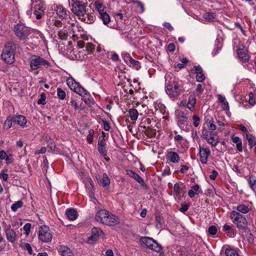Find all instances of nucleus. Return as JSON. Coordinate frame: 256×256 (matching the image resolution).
<instances>
[{
    "instance_id": "37",
    "label": "nucleus",
    "mask_w": 256,
    "mask_h": 256,
    "mask_svg": "<svg viewBox=\"0 0 256 256\" xmlns=\"http://www.w3.org/2000/svg\"><path fill=\"white\" fill-rule=\"evenodd\" d=\"M236 210L240 212L242 214H246L249 212V208L248 206L244 204H240L238 206Z\"/></svg>"
},
{
    "instance_id": "42",
    "label": "nucleus",
    "mask_w": 256,
    "mask_h": 256,
    "mask_svg": "<svg viewBox=\"0 0 256 256\" xmlns=\"http://www.w3.org/2000/svg\"><path fill=\"white\" fill-rule=\"evenodd\" d=\"M226 256H239L236 250L233 248H226L225 251Z\"/></svg>"
},
{
    "instance_id": "18",
    "label": "nucleus",
    "mask_w": 256,
    "mask_h": 256,
    "mask_svg": "<svg viewBox=\"0 0 256 256\" xmlns=\"http://www.w3.org/2000/svg\"><path fill=\"white\" fill-rule=\"evenodd\" d=\"M59 251L62 256H73L72 251L67 246H60L59 248Z\"/></svg>"
},
{
    "instance_id": "23",
    "label": "nucleus",
    "mask_w": 256,
    "mask_h": 256,
    "mask_svg": "<svg viewBox=\"0 0 256 256\" xmlns=\"http://www.w3.org/2000/svg\"><path fill=\"white\" fill-rule=\"evenodd\" d=\"M196 104V98L194 95H190L188 97V100L187 104V108L191 111L194 110V106Z\"/></svg>"
},
{
    "instance_id": "61",
    "label": "nucleus",
    "mask_w": 256,
    "mask_h": 256,
    "mask_svg": "<svg viewBox=\"0 0 256 256\" xmlns=\"http://www.w3.org/2000/svg\"><path fill=\"white\" fill-rule=\"evenodd\" d=\"M46 151V147L44 146L42 147L40 150H38L36 151L35 154H44Z\"/></svg>"
},
{
    "instance_id": "34",
    "label": "nucleus",
    "mask_w": 256,
    "mask_h": 256,
    "mask_svg": "<svg viewBox=\"0 0 256 256\" xmlns=\"http://www.w3.org/2000/svg\"><path fill=\"white\" fill-rule=\"evenodd\" d=\"M128 64H129L131 67L135 68L136 70H138L141 68L140 62L132 58Z\"/></svg>"
},
{
    "instance_id": "48",
    "label": "nucleus",
    "mask_w": 256,
    "mask_h": 256,
    "mask_svg": "<svg viewBox=\"0 0 256 256\" xmlns=\"http://www.w3.org/2000/svg\"><path fill=\"white\" fill-rule=\"evenodd\" d=\"M32 224L30 223H26L24 226V230L25 232V234L26 236H28L30 234Z\"/></svg>"
},
{
    "instance_id": "15",
    "label": "nucleus",
    "mask_w": 256,
    "mask_h": 256,
    "mask_svg": "<svg viewBox=\"0 0 256 256\" xmlns=\"http://www.w3.org/2000/svg\"><path fill=\"white\" fill-rule=\"evenodd\" d=\"M166 156L169 161L172 163H178L180 160V156L174 152H168L166 154Z\"/></svg>"
},
{
    "instance_id": "20",
    "label": "nucleus",
    "mask_w": 256,
    "mask_h": 256,
    "mask_svg": "<svg viewBox=\"0 0 256 256\" xmlns=\"http://www.w3.org/2000/svg\"><path fill=\"white\" fill-rule=\"evenodd\" d=\"M66 214L68 219L71 220H75L78 217L77 212L73 208L66 210Z\"/></svg>"
},
{
    "instance_id": "16",
    "label": "nucleus",
    "mask_w": 256,
    "mask_h": 256,
    "mask_svg": "<svg viewBox=\"0 0 256 256\" xmlns=\"http://www.w3.org/2000/svg\"><path fill=\"white\" fill-rule=\"evenodd\" d=\"M14 122L20 126L24 127L27 122V120L25 116L22 115H18L13 116Z\"/></svg>"
},
{
    "instance_id": "54",
    "label": "nucleus",
    "mask_w": 256,
    "mask_h": 256,
    "mask_svg": "<svg viewBox=\"0 0 256 256\" xmlns=\"http://www.w3.org/2000/svg\"><path fill=\"white\" fill-rule=\"evenodd\" d=\"M204 86L202 84H198L197 85L196 91L198 94H202L204 91Z\"/></svg>"
},
{
    "instance_id": "11",
    "label": "nucleus",
    "mask_w": 256,
    "mask_h": 256,
    "mask_svg": "<svg viewBox=\"0 0 256 256\" xmlns=\"http://www.w3.org/2000/svg\"><path fill=\"white\" fill-rule=\"evenodd\" d=\"M104 234L102 230L98 228H94L92 230V235L88 238V242L90 244L96 242L101 235Z\"/></svg>"
},
{
    "instance_id": "59",
    "label": "nucleus",
    "mask_w": 256,
    "mask_h": 256,
    "mask_svg": "<svg viewBox=\"0 0 256 256\" xmlns=\"http://www.w3.org/2000/svg\"><path fill=\"white\" fill-rule=\"evenodd\" d=\"M48 146L52 152L55 151V150L56 148V145L54 142H50L48 144Z\"/></svg>"
},
{
    "instance_id": "33",
    "label": "nucleus",
    "mask_w": 256,
    "mask_h": 256,
    "mask_svg": "<svg viewBox=\"0 0 256 256\" xmlns=\"http://www.w3.org/2000/svg\"><path fill=\"white\" fill-rule=\"evenodd\" d=\"M222 230L228 236H232L234 234V230L232 227L227 224H225L222 228Z\"/></svg>"
},
{
    "instance_id": "5",
    "label": "nucleus",
    "mask_w": 256,
    "mask_h": 256,
    "mask_svg": "<svg viewBox=\"0 0 256 256\" xmlns=\"http://www.w3.org/2000/svg\"><path fill=\"white\" fill-rule=\"evenodd\" d=\"M14 32L17 37L22 40L28 39L32 30L23 24H18L14 26Z\"/></svg>"
},
{
    "instance_id": "13",
    "label": "nucleus",
    "mask_w": 256,
    "mask_h": 256,
    "mask_svg": "<svg viewBox=\"0 0 256 256\" xmlns=\"http://www.w3.org/2000/svg\"><path fill=\"white\" fill-rule=\"evenodd\" d=\"M4 232L6 239L9 242L14 243L17 240L16 232L13 229H12L10 228H5Z\"/></svg>"
},
{
    "instance_id": "17",
    "label": "nucleus",
    "mask_w": 256,
    "mask_h": 256,
    "mask_svg": "<svg viewBox=\"0 0 256 256\" xmlns=\"http://www.w3.org/2000/svg\"><path fill=\"white\" fill-rule=\"evenodd\" d=\"M126 174L130 177L134 178L139 184H144V181L143 179L138 174L136 173L133 172L132 170H127Z\"/></svg>"
},
{
    "instance_id": "1",
    "label": "nucleus",
    "mask_w": 256,
    "mask_h": 256,
    "mask_svg": "<svg viewBox=\"0 0 256 256\" xmlns=\"http://www.w3.org/2000/svg\"><path fill=\"white\" fill-rule=\"evenodd\" d=\"M165 90L170 98H175L184 92L183 86L180 84L172 74L165 76Z\"/></svg>"
},
{
    "instance_id": "51",
    "label": "nucleus",
    "mask_w": 256,
    "mask_h": 256,
    "mask_svg": "<svg viewBox=\"0 0 256 256\" xmlns=\"http://www.w3.org/2000/svg\"><path fill=\"white\" fill-rule=\"evenodd\" d=\"M206 78V77L204 74H202V72L197 74L196 76V80L198 82H202L204 81Z\"/></svg>"
},
{
    "instance_id": "63",
    "label": "nucleus",
    "mask_w": 256,
    "mask_h": 256,
    "mask_svg": "<svg viewBox=\"0 0 256 256\" xmlns=\"http://www.w3.org/2000/svg\"><path fill=\"white\" fill-rule=\"evenodd\" d=\"M189 167L186 165H182L180 172L181 174H184L186 171L188 170Z\"/></svg>"
},
{
    "instance_id": "9",
    "label": "nucleus",
    "mask_w": 256,
    "mask_h": 256,
    "mask_svg": "<svg viewBox=\"0 0 256 256\" xmlns=\"http://www.w3.org/2000/svg\"><path fill=\"white\" fill-rule=\"evenodd\" d=\"M66 82L69 88L72 90H74L76 94L81 96H84L86 94V90L82 87L79 84L77 83L75 81L74 82L72 79L68 80Z\"/></svg>"
},
{
    "instance_id": "27",
    "label": "nucleus",
    "mask_w": 256,
    "mask_h": 256,
    "mask_svg": "<svg viewBox=\"0 0 256 256\" xmlns=\"http://www.w3.org/2000/svg\"><path fill=\"white\" fill-rule=\"evenodd\" d=\"M12 122H14L13 116H9L8 117L4 124V129L6 130L10 129L12 126Z\"/></svg>"
},
{
    "instance_id": "53",
    "label": "nucleus",
    "mask_w": 256,
    "mask_h": 256,
    "mask_svg": "<svg viewBox=\"0 0 256 256\" xmlns=\"http://www.w3.org/2000/svg\"><path fill=\"white\" fill-rule=\"evenodd\" d=\"M37 103L38 104L44 105L46 104V96L44 94H42L40 95V98L38 100Z\"/></svg>"
},
{
    "instance_id": "60",
    "label": "nucleus",
    "mask_w": 256,
    "mask_h": 256,
    "mask_svg": "<svg viewBox=\"0 0 256 256\" xmlns=\"http://www.w3.org/2000/svg\"><path fill=\"white\" fill-rule=\"evenodd\" d=\"M26 248L28 250L29 254H32V249L30 244L28 243H26L24 244Z\"/></svg>"
},
{
    "instance_id": "7",
    "label": "nucleus",
    "mask_w": 256,
    "mask_h": 256,
    "mask_svg": "<svg viewBox=\"0 0 256 256\" xmlns=\"http://www.w3.org/2000/svg\"><path fill=\"white\" fill-rule=\"evenodd\" d=\"M86 3L84 4L79 0L74 1L72 4V12L80 19L82 16L86 14Z\"/></svg>"
},
{
    "instance_id": "56",
    "label": "nucleus",
    "mask_w": 256,
    "mask_h": 256,
    "mask_svg": "<svg viewBox=\"0 0 256 256\" xmlns=\"http://www.w3.org/2000/svg\"><path fill=\"white\" fill-rule=\"evenodd\" d=\"M170 174V169L168 167L165 168L162 172V176H168Z\"/></svg>"
},
{
    "instance_id": "21",
    "label": "nucleus",
    "mask_w": 256,
    "mask_h": 256,
    "mask_svg": "<svg viewBox=\"0 0 256 256\" xmlns=\"http://www.w3.org/2000/svg\"><path fill=\"white\" fill-rule=\"evenodd\" d=\"M232 142L236 144V150L238 152H242V141L240 138L237 136H232Z\"/></svg>"
},
{
    "instance_id": "24",
    "label": "nucleus",
    "mask_w": 256,
    "mask_h": 256,
    "mask_svg": "<svg viewBox=\"0 0 256 256\" xmlns=\"http://www.w3.org/2000/svg\"><path fill=\"white\" fill-rule=\"evenodd\" d=\"M238 54L240 60L244 62H247L249 60L248 54L244 52V50L240 49L238 51Z\"/></svg>"
},
{
    "instance_id": "8",
    "label": "nucleus",
    "mask_w": 256,
    "mask_h": 256,
    "mask_svg": "<svg viewBox=\"0 0 256 256\" xmlns=\"http://www.w3.org/2000/svg\"><path fill=\"white\" fill-rule=\"evenodd\" d=\"M38 236L40 240L42 242H49L52 238L50 228L46 226H42L40 228Z\"/></svg>"
},
{
    "instance_id": "12",
    "label": "nucleus",
    "mask_w": 256,
    "mask_h": 256,
    "mask_svg": "<svg viewBox=\"0 0 256 256\" xmlns=\"http://www.w3.org/2000/svg\"><path fill=\"white\" fill-rule=\"evenodd\" d=\"M106 220L108 222L104 223V224L110 226H116L120 222L118 216L111 214L108 211Z\"/></svg>"
},
{
    "instance_id": "41",
    "label": "nucleus",
    "mask_w": 256,
    "mask_h": 256,
    "mask_svg": "<svg viewBox=\"0 0 256 256\" xmlns=\"http://www.w3.org/2000/svg\"><path fill=\"white\" fill-rule=\"evenodd\" d=\"M58 97L60 100H64L66 96V94L61 88H58L56 89Z\"/></svg>"
},
{
    "instance_id": "58",
    "label": "nucleus",
    "mask_w": 256,
    "mask_h": 256,
    "mask_svg": "<svg viewBox=\"0 0 256 256\" xmlns=\"http://www.w3.org/2000/svg\"><path fill=\"white\" fill-rule=\"evenodd\" d=\"M104 138L100 137L98 140V146H106V143L104 142Z\"/></svg>"
},
{
    "instance_id": "26",
    "label": "nucleus",
    "mask_w": 256,
    "mask_h": 256,
    "mask_svg": "<svg viewBox=\"0 0 256 256\" xmlns=\"http://www.w3.org/2000/svg\"><path fill=\"white\" fill-rule=\"evenodd\" d=\"M217 98L218 100L222 104L223 107L222 108L224 110H229V106L228 103L226 102V98L222 96L221 94H218Z\"/></svg>"
},
{
    "instance_id": "44",
    "label": "nucleus",
    "mask_w": 256,
    "mask_h": 256,
    "mask_svg": "<svg viewBox=\"0 0 256 256\" xmlns=\"http://www.w3.org/2000/svg\"><path fill=\"white\" fill-rule=\"evenodd\" d=\"M122 56L124 60L128 64L130 60H132V58L130 56V54L127 52H122Z\"/></svg>"
},
{
    "instance_id": "6",
    "label": "nucleus",
    "mask_w": 256,
    "mask_h": 256,
    "mask_svg": "<svg viewBox=\"0 0 256 256\" xmlns=\"http://www.w3.org/2000/svg\"><path fill=\"white\" fill-rule=\"evenodd\" d=\"M140 242L143 246L156 252H159L162 250V248L160 244L155 240L149 237H142L140 238Z\"/></svg>"
},
{
    "instance_id": "39",
    "label": "nucleus",
    "mask_w": 256,
    "mask_h": 256,
    "mask_svg": "<svg viewBox=\"0 0 256 256\" xmlns=\"http://www.w3.org/2000/svg\"><path fill=\"white\" fill-rule=\"evenodd\" d=\"M248 180L250 188L253 190H254V189L256 188V178L252 175L250 176Z\"/></svg>"
},
{
    "instance_id": "19",
    "label": "nucleus",
    "mask_w": 256,
    "mask_h": 256,
    "mask_svg": "<svg viewBox=\"0 0 256 256\" xmlns=\"http://www.w3.org/2000/svg\"><path fill=\"white\" fill-rule=\"evenodd\" d=\"M56 11L59 18H62V19L66 18L67 15L66 10L62 6H56Z\"/></svg>"
},
{
    "instance_id": "49",
    "label": "nucleus",
    "mask_w": 256,
    "mask_h": 256,
    "mask_svg": "<svg viewBox=\"0 0 256 256\" xmlns=\"http://www.w3.org/2000/svg\"><path fill=\"white\" fill-rule=\"evenodd\" d=\"M189 207H190L189 204H186L182 203L181 204V208H180V210L182 212L184 213L188 210Z\"/></svg>"
},
{
    "instance_id": "14",
    "label": "nucleus",
    "mask_w": 256,
    "mask_h": 256,
    "mask_svg": "<svg viewBox=\"0 0 256 256\" xmlns=\"http://www.w3.org/2000/svg\"><path fill=\"white\" fill-rule=\"evenodd\" d=\"M108 214V211L106 210H101L98 211L95 216V220L103 224L104 223H107L108 222L106 220V215Z\"/></svg>"
},
{
    "instance_id": "62",
    "label": "nucleus",
    "mask_w": 256,
    "mask_h": 256,
    "mask_svg": "<svg viewBox=\"0 0 256 256\" xmlns=\"http://www.w3.org/2000/svg\"><path fill=\"white\" fill-rule=\"evenodd\" d=\"M218 172L216 170H212L211 174L210 176V178L212 180H214L218 176Z\"/></svg>"
},
{
    "instance_id": "31",
    "label": "nucleus",
    "mask_w": 256,
    "mask_h": 256,
    "mask_svg": "<svg viewBox=\"0 0 256 256\" xmlns=\"http://www.w3.org/2000/svg\"><path fill=\"white\" fill-rule=\"evenodd\" d=\"M94 8L100 14L102 12H106L104 6L99 1H96L94 2Z\"/></svg>"
},
{
    "instance_id": "64",
    "label": "nucleus",
    "mask_w": 256,
    "mask_h": 256,
    "mask_svg": "<svg viewBox=\"0 0 256 256\" xmlns=\"http://www.w3.org/2000/svg\"><path fill=\"white\" fill-rule=\"evenodd\" d=\"M168 50L170 52H173L175 50V45L173 43H170L168 46Z\"/></svg>"
},
{
    "instance_id": "46",
    "label": "nucleus",
    "mask_w": 256,
    "mask_h": 256,
    "mask_svg": "<svg viewBox=\"0 0 256 256\" xmlns=\"http://www.w3.org/2000/svg\"><path fill=\"white\" fill-rule=\"evenodd\" d=\"M184 186L182 183H176L174 184V192H178L179 191H182Z\"/></svg>"
},
{
    "instance_id": "43",
    "label": "nucleus",
    "mask_w": 256,
    "mask_h": 256,
    "mask_svg": "<svg viewBox=\"0 0 256 256\" xmlns=\"http://www.w3.org/2000/svg\"><path fill=\"white\" fill-rule=\"evenodd\" d=\"M94 134V131L92 129H90L88 130V134L86 137V140L89 144H92L93 142V136Z\"/></svg>"
},
{
    "instance_id": "2",
    "label": "nucleus",
    "mask_w": 256,
    "mask_h": 256,
    "mask_svg": "<svg viewBox=\"0 0 256 256\" xmlns=\"http://www.w3.org/2000/svg\"><path fill=\"white\" fill-rule=\"evenodd\" d=\"M15 44L13 42H8L2 54V59L7 64H12L14 60Z\"/></svg>"
},
{
    "instance_id": "25",
    "label": "nucleus",
    "mask_w": 256,
    "mask_h": 256,
    "mask_svg": "<svg viewBox=\"0 0 256 256\" xmlns=\"http://www.w3.org/2000/svg\"><path fill=\"white\" fill-rule=\"evenodd\" d=\"M85 185L86 188V190L88 192H92L94 190V183L92 179L87 176L86 178Z\"/></svg>"
},
{
    "instance_id": "52",
    "label": "nucleus",
    "mask_w": 256,
    "mask_h": 256,
    "mask_svg": "<svg viewBox=\"0 0 256 256\" xmlns=\"http://www.w3.org/2000/svg\"><path fill=\"white\" fill-rule=\"evenodd\" d=\"M192 72L194 74H199L202 72V69L200 66H195L192 70Z\"/></svg>"
},
{
    "instance_id": "3",
    "label": "nucleus",
    "mask_w": 256,
    "mask_h": 256,
    "mask_svg": "<svg viewBox=\"0 0 256 256\" xmlns=\"http://www.w3.org/2000/svg\"><path fill=\"white\" fill-rule=\"evenodd\" d=\"M230 218L239 230H246L248 227V221L246 218L238 212L232 211L230 214Z\"/></svg>"
},
{
    "instance_id": "22",
    "label": "nucleus",
    "mask_w": 256,
    "mask_h": 256,
    "mask_svg": "<svg viewBox=\"0 0 256 256\" xmlns=\"http://www.w3.org/2000/svg\"><path fill=\"white\" fill-rule=\"evenodd\" d=\"M80 19L87 24H92L94 22L95 16L93 14H86Z\"/></svg>"
},
{
    "instance_id": "35",
    "label": "nucleus",
    "mask_w": 256,
    "mask_h": 256,
    "mask_svg": "<svg viewBox=\"0 0 256 256\" xmlns=\"http://www.w3.org/2000/svg\"><path fill=\"white\" fill-rule=\"evenodd\" d=\"M216 15L212 12H206L204 14V18L208 22H212L216 18Z\"/></svg>"
},
{
    "instance_id": "36",
    "label": "nucleus",
    "mask_w": 256,
    "mask_h": 256,
    "mask_svg": "<svg viewBox=\"0 0 256 256\" xmlns=\"http://www.w3.org/2000/svg\"><path fill=\"white\" fill-rule=\"evenodd\" d=\"M58 38L62 40H66L68 36V32L66 30H62L58 32Z\"/></svg>"
},
{
    "instance_id": "47",
    "label": "nucleus",
    "mask_w": 256,
    "mask_h": 256,
    "mask_svg": "<svg viewBox=\"0 0 256 256\" xmlns=\"http://www.w3.org/2000/svg\"><path fill=\"white\" fill-rule=\"evenodd\" d=\"M217 232V228L214 226H211L208 228V232L212 236H214L216 234Z\"/></svg>"
},
{
    "instance_id": "55",
    "label": "nucleus",
    "mask_w": 256,
    "mask_h": 256,
    "mask_svg": "<svg viewBox=\"0 0 256 256\" xmlns=\"http://www.w3.org/2000/svg\"><path fill=\"white\" fill-rule=\"evenodd\" d=\"M86 51H88V52H92L93 50H94V48L92 44L87 43L86 46Z\"/></svg>"
},
{
    "instance_id": "40",
    "label": "nucleus",
    "mask_w": 256,
    "mask_h": 256,
    "mask_svg": "<svg viewBox=\"0 0 256 256\" xmlns=\"http://www.w3.org/2000/svg\"><path fill=\"white\" fill-rule=\"evenodd\" d=\"M207 142L211 144L213 146H216L218 142V140H216L214 138V136L212 134H210V137H208V139L206 140Z\"/></svg>"
},
{
    "instance_id": "50",
    "label": "nucleus",
    "mask_w": 256,
    "mask_h": 256,
    "mask_svg": "<svg viewBox=\"0 0 256 256\" xmlns=\"http://www.w3.org/2000/svg\"><path fill=\"white\" fill-rule=\"evenodd\" d=\"M192 120H194L193 124L195 127H198L199 126L200 122V118L194 115L192 116Z\"/></svg>"
},
{
    "instance_id": "45",
    "label": "nucleus",
    "mask_w": 256,
    "mask_h": 256,
    "mask_svg": "<svg viewBox=\"0 0 256 256\" xmlns=\"http://www.w3.org/2000/svg\"><path fill=\"white\" fill-rule=\"evenodd\" d=\"M99 153L103 156H107V150L106 146H98Z\"/></svg>"
},
{
    "instance_id": "29",
    "label": "nucleus",
    "mask_w": 256,
    "mask_h": 256,
    "mask_svg": "<svg viewBox=\"0 0 256 256\" xmlns=\"http://www.w3.org/2000/svg\"><path fill=\"white\" fill-rule=\"evenodd\" d=\"M128 113L131 120L135 121L138 119V113L135 108H130L128 110Z\"/></svg>"
},
{
    "instance_id": "57",
    "label": "nucleus",
    "mask_w": 256,
    "mask_h": 256,
    "mask_svg": "<svg viewBox=\"0 0 256 256\" xmlns=\"http://www.w3.org/2000/svg\"><path fill=\"white\" fill-rule=\"evenodd\" d=\"M102 122L104 125V130L106 131H108L110 129L109 123L106 120H102Z\"/></svg>"
},
{
    "instance_id": "38",
    "label": "nucleus",
    "mask_w": 256,
    "mask_h": 256,
    "mask_svg": "<svg viewBox=\"0 0 256 256\" xmlns=\"http://www.w3.org/2000/svg\"><path fill=\"white\" fill-rule=\"evenodd\" d=\"M23 206V202L22 200H18L15 203L13 204L11 206V210L12 211L15 212L18 208H22Z\"/></svg>"
},
{
    "instance_id": "30",
    "label": "nucleus",
    "mask_w": 256,
    "mask_h": 256,
    "mask_svg": "<svg viewBox=\"0 0 256 256\" xmlns=\"http://www.w3.org/2000/svg\"><path fill=\"white\" fill-rule=\"evenodd\" d=\"M100 18L102 20L103 24L107 25L110 22V16L106 12L100 14Z\"/></svg>"
},
{
    "instance_id": "10",
    "label": "nucleus",
    "mask_w": 256,
    "mask_h": 256,
    "mask_svg": "<svg viewBox=\"0 0 256 256\" xmlns=\"http://www.w3.org/2000/svg\"><path fill=\"white\" fill-rule=\"evenodd\" d=\"M198 148L200 161L202 164H206L208 162V157L210 154V150L209 148H204L200 144Z\"/></svg>"
},
{
    "instance_id": "4",
    "label": "nucleus",
    "mask_w": 256,
    "mask_h": 256,
    "mask_svg": "<svg viewBox=\"0 0 256 256\" xmlns=\"http://www.w3.org/2000/svg\"><path fill=\"white\" fill-rule=\"evenodd\" d=\"M50 66V62L43 58L38 56H33L30 61V67L32 70H36L42 67L47 68Z\"/></svg>"
},
{
    "instance_id": "28",
    "label": "nucleus",
    "mask_w": 256,
    "mask_h": 256,
    "mask_svg": "<svg viewBox=\"0 0 256 256\" xmlns=\"http://www.w3.org/2000/svg\"><path fill=\"white\" fill-rule=\"evenodd\" d=\"M98 182L102 186H106L110 184V180L107 174L104 173L102 174V178L100 179Z\"/></svg>"
},
{
    "instance_id": "32",
    "label": "nucleus",
    "mask_w": 256,
    "mask_h": 256,
    "mask_svg": "<svg viewBox=\"0 0 256 256\" xmlns=\"http://www.w3.org/2000/svg\"><path fill=\"white\" fill-rule=\"evenodd\" d=\"M246 138L248 142V145L252 148L254 146L256 145V138L251 134H246Z\"/></svg>"
}]
</instances>
